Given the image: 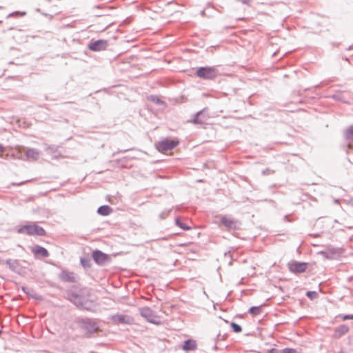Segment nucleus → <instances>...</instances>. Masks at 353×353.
<instances>
[{"mask_svg":"<svg viewBox=\"0 0 353 353\" xmlns=\"http://www.w3.org/2000/svg\"><path fill=\"white\" fill-rule=\"evenodd\" d=\"M195 74L200 79L213 80L218 77L219 71L216 67L204 66L198 68Z\"/></svg>","mask_w":353,"mask_h":353,"instance_id":"nucleus-1","label":"nucleus"},{"mask_svg":"<svg viewBox=\"0 0 353 353\" xmlns=\"http://www.w3.org/2000/svg\"><path fill=\"white\" fill-rule=\"evenodd\" d=\"M17 232L30 236H44L46 234L45 230L34 223L22 225L17 229Z\"/></svg>","mask_w":353,"mask_h":353,"instance_id":"nucleus-2","label":"nucleus"},{"mask_svg":"<svg viewBox=\"0 0 353 353\" xmlns=\"http://www.w3.org/2000/svg\"><path fill=\"white\" fill-rule=\"evenodd\" d=\"M178 144L179 141L176 139L171 140L165 139L159 142L156 145V148L159 152L166 153L168 151L172 150L174 148H175Z\"/></svg>","mask_w":353,"mask_h":353,"instance_id":"nucleus-3","label":"nucleus"},{"mask_svg":"<svg viewBox=\"0 0 353 353\" xmlns=\"http://www.w3.org/2000/svg\"><path fill=\"white\" fill-rule=\"evenodd\" d=\"M108 46V41L105 39L91 41L88 44L89 50L93 52H99L105 50Z\"/></svg>","mask_w":353,"mask_h":353,"instance_id":"nucleus-4","label":"nucleus"},{"mask_svg":"<svg viewBox=\"0 0 353 353\" xmlns=\"http://www.w3.org/2000/svg\"><path fill=\"white\" fill-rule=\"evenodd\" d=\"M112 322L115 324L123 323L130 325L134 322L132 317L125 314H117L112 316Z\"/></svg>","mask_w":353,"mask_h":353,"instance_id":"nucleus-5","label":"nucleus"},{"mask_svg":"<svg viewBox=\"0 0 353 353\" xmlns=\"http://www.w3.org/2000/svg\"><path fill=\"white\" fill-rule=\"evenodd\" d=\"M307 263L293 262L289 265V269L291 272L295 273L303 272L306 270Z\"/></svg>","mask_w":353,"mask_h":353,"instance_id":"nucleus-6","label":"nucleus"},{"mask_svg":"<svg viewBox=\"0 0 353 353\" xmlns=\"http://www.w3.org/2000/svg\"><path fill=\"white\" fill-rule=\"evenodd\" d=\"M92 257L95 262L100 265L103 264L109 260V256L106 254L99 250L93 252Z\"/></svg>","mask_w":353,"mask_h":353,"instance_id":"nucleus-7","label":"nucleus"},{"mask_svg":"<svg viewBox=\"0 0 353 353\" xmlns=\"http://www.w3.org/2000/svg\"><path fill=\"white\" fill-rule=\"evenodd\" d=\"M31 251L37 256L46 257L48 256V252L46 249L39 245H34L31 248Z\"/></svg>","mask_w":353,"mask_h":353,"instance_id":"nucleus-8","label":"nucleus"},{"mask_svg":"<svg viewBox=\"0 0 353 353\" xmlns=\"http://www.w3.org/2000/svg\"><path fill=\"white\" fill-rule=\"evenodd\" d=\"M141 314L143 316L145 317L150 322L159 324V321L157 319L156 316H152L150 315V310L149 308H143L141 311Z\"/></svg>","mask_w":353,"mask_h":353,"instance_id":"nucleus-9","label":"nucleus"},{"mask_svg":"<svg viewBox=\"0 0 353 353\" xmlns=\"http://www.w3.org/2000/svg\"><path fill=\"white\" fill-rule=\"evenodd\" d=\"M221 223L228 228L234 229L236 228L237 222L227 216H223L221 219Z\"/></svg>","mask_w":353,"mask_h":353,"instance_id":"nucleus-10","label":"nucleus"},{"mask_svg":"<svg viewBox=\"0 0 353 353\" xmlns=\"http://www.w3.org/2000/svg\"><path fill=\"white\" fill-rule=\"evenodd\" d=\"M349 330V327L346 325H341L336 327L334 330V336L336 338H339L341 336L346 334Z\"/></svg>","mask_w":353,"mask_h":353,"instance_id":"nucleus-11","label":"nucleus"},{"mask_svg":"<svg viewBox=\"0 0 353 353\" xmlns=\"http://www.w3.org/2000/svg\"><path fill=\"white\" fill-rule=\"evenodd\" d=\"M148 100L157 105H165V102L156 95H149Z\"/></svg>","mask_w":353,"mask_h":353,"instance_id":"nucleus-12","label":"nucleus"},{"mask_svg":"<svg viewBox=\"0 0 353 353\" xmlns=\"http://www.w3.org/2000/svg\"><path fill=\"white\" fill-rule=\"evenodd\" d=\"M111 208L108 205H103L98 208V213L103 216H107L111 212Z\"/></svg>","mask_w":353,"mask_h":353,"instance_id":"nucleus-13","label":"nucleus"},{"mask_svg":"<svg viewBox=\"0 0 353 353\" xmlns=\"http://www.w3.org/2000/svg\"><path fill=\"white\" fill-rule=\"evenodd\" d=\"M196 347V343L192 341H185L183 349L185 350H194Z\"/></svg>","mask_w":353,"mask_h":353,"instance_id":"nucleus-14","label":"nucleus"},{"mask_svg":"<svg viewBox=\"0 0 353 353\" xmlns=\"http://www.w3.org/2000/svg\"><path fill=\"white\" fill-rule=\"evenodd\" d=\"M250 313L252 314L253 316L258 315L261 312V307L259 306H254L252 307L250 310Z\"/></svg>","mask_w":353,"mask_h":353,"instance_id":"nucleus-15","label":"nucleus"},{"mask_svg":"<svg viewBox=\"0 0 353 353\" xmlns=\"http://www.w3.org/2000/svg\"><path fill=\"white\" fill-rule=\"evenodd\" d=\"M345 135L347 139H353V125L347 129Z\"/></svg>","mask_w":353,"mask_h":353,"instance_id":"nucleus-16","label":"nucleus"},{"mask_svg":"<svg viewBox=\"0 0 353 353\" xmlns=\"http://www.w3.org/2000/svg\"><path fill=\"white\" fill-rule=\"evenodd\" d=\"M342 95L343 93L341 92H336L334 94L332 95L331 97L335 100L345 102V101H343Z\"/></svg>","mask_w":353,"mask_h":353,"instance_id":"nucleus-17","label":"nucleus"},{"mask_svg":"<svg viewBox=\"0 0 353 353\" xmlns=\"http://www.w3.org/2000/svg\"><path fill=\"white\" fill-rule=\"evenodd\" d=\"M231 327H232L233 331L236 333L240 332L242 330L241 326L235 323H232Z\"/></svg>","mask_w":353,"mask_h":353,"instance_id":"nucleus-18","label":"nucleus"},{"mask_svg":"<svg viewBox=\"0 0 353 353\" xmlns=\"http://www.w3.org/2000/svg\"><path fill=\"white\" fill-rule=\"evenodd\" d=\"M176 223L177 224V225H179L180 228H181L183 230H189L190 229V228L185 226V225L182 222H181L179 219L176 220Z\"/></svg>","mask_w":353,"mask_h":353,"instance_id":"nucleus-19","label":"nucleus"},{"mask_svg":"<svg viewBox=\"0 0 353 353\" xmlns=\"http://www.w3.org/2000/svg\"><path fill=\"white\" fill-rule=\"evenodd\" d=\"M316 294L315 292H307V296L310 298V299H312L313 297L316 296Z\"/></svg>","mask_w":353,"mask_h":353,"instance_id":"nucleus-20","label":"nucleus"},{"mask_svg":"<svg viewBox=\"0 0 353 353\" xmlns=\"http://www.w3.org/2000/svg\"><path fill=\"white\" fill-rule=\"evenodd\" d=\"M342 319L343 321L347 320V319H353V314H348V315L343 316Z\"/></svg>","mask_w":353,"mask_h":353,"instance_id":"nucleus-21","label":"nucleus"},{"mask_svg":"<svg viewBox=\"0 0 353 353\" xmlns=\"http://www.w3.org/2000/svg\"><path fill=\"white\" fill-rule=\"evenodd\" d=\"M281 353H296V352L292 349H285Z\"/></svg>","mask_w":353,"mask_h":353,"instance_id":"nucleus-22","label":"nucleus"},{"mask_svg":"<svg viewBox=\"0 0 353 353\" xmlns=\"http://www.w3.org/2000/svg\"><path fill=\"white\" fill-rule=\"evenodd\" d=\"M18 14H19V12H12L10 14H9L7 16V18H9V17H12V16L18 15Z\"/></svg>","mask_w":353,"mask_h":353,"instance_id":"nucleus-23","label":"nucleus"},{"mask_svg":"<svg viewBox=\"0 0 353 353\" xmlns=\"http://www.w3.org/2000/svg\"><path fill=\"white\" fill-rule=\"evenodd\" d=\"M201 113L200 112H197L196 117V119L194 121V123H198L199 121H197L198 119V117L201 115Z\"/></svg>","mask_w":353,"mask_h":353,"instance_id":"nucleus-24","label":"nucleus"},{"mask_svg":"<svg viewBox=\"0 0 353 353\" xmlns=\"http://www.w3.org/2000/svg\"><path fill=\"white\" fill-rule=\"evenodd\" d=\"M296 110L301 111V110H304V109H303V108H298Z\"/></svg>","mask_w":353,"mask_h":353,"instance_id":"nucleus-25","label":"nucleus"},{"mask_svg":"<svg viewBox=\"0 0 353 353\" xmlns=\"http://www.w3.org/2000/svg\"><path fill=\"white\" fill-rule=\"evenodd\" d=\"M201 110L205 111V110H206V108H203Z\"/></svg>","mask_w":353,"mask_h":353,"instance_id":"nucleus-26","label":"nucleus"}]
</instances>
